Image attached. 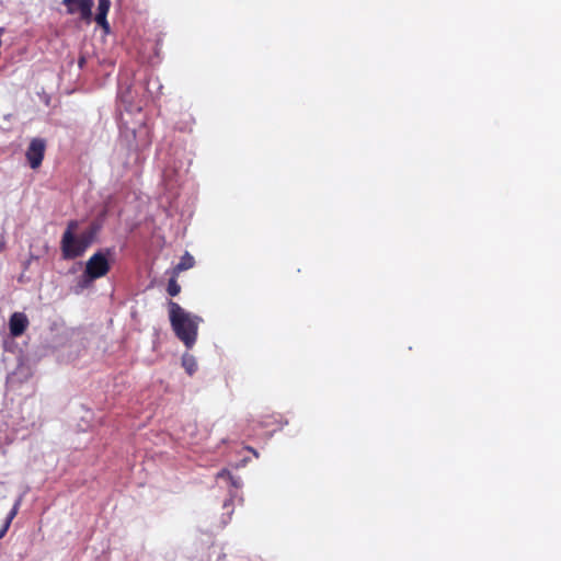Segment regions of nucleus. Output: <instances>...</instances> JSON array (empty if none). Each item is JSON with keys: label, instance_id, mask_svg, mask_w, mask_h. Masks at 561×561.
<instances>
[{"label": "nucleus", "instance_id": "9b49d317", "mask_svg": "<svg viewBox=\"0 0 561 561\" xmlns=\"http://www.w3.org/2000/svg\"><path fill=\"white\" fill-rule=\"evenodd\" d=\"M180 285L176 283L175 278H171L168 284V293L171 296H176L180 293Z\"/></svg>", "mask_w": 561, "mask_h": 561}, {"label": "nucleus", "instance_id": "f8f14e48", "mask_svg": "<svg viewBox=\"0 0 561 561\" xmlns=\"http://www.w3.org/2000/svg\"><path fill=\"white\" fill-rule=\"evenodd\" d=\"M218 478H221V479H227L229 481H231V483L234 485V486H238L239 483L233 479V477L230 474V472L224 470L221 472L218 473Z\"/></svg>", "mask_w": 561, "mask_h": 561}, {"label": "nucleus", "instance_id": "f03ea898", "mask_svg": "<svg viewBox=\"0 0 561 561\" xmlns=\"http://www.w3.org/2000/svg\"><path fill=\"white\" fill-rule=\"evenodd\" d=\"M78 228L77 221H70L61 240V250L64 257L75 259L82 255L85 250L91 245L96 233V229L92 228L76 236Z\"/></svg>", "mask_w": 561, "mask_h": 561}, {"label": "nucleus", "instance_id": "423d86ee", "mask_svg": "<svg viewBox=\"0 0 561 561\" xmlns=\"http://www.w3.org/2000/svg\"><path fill=\"white\" fill-rule=\"evenodd\" d=\"M28 327V319L23 312H14L9 319V329L12 336L22 335Z\"/></svg>", "mask_w": 561, "mask_h": 561}, {"label": "nucleus", "instance_id": "6e6552de", "mask_svg": "<svg viewBox=\"0 0 561 561\" xmlns=\"http://www.w3.org/2000/svg\"><path fill=\"white\" fill-rule=\"evenodd\" d=\"M194 264H195L194 257L188 252H185L184 255L181 257L179 264L175 266L174 273L179 274L180 272L192 268L194 266Z\"/></svg>", "mask_w": 561, "mask_h": 561}, {"label": "nucleus", "instance_id": "0eeeda50", "mask_svg": "<svg viewBox=\"0 0 561 561\" xmlns=\"http://www.w3.org/2000/svg\"><path fill=\"white\" fill-rule=\"evenodd\" d=\"M110 7H111L110 0H99L98 13L95 15V22L104 30L105 33L110 32V24L106 20Z\"/></svg>", "mask_w": 561, "mask_h": 561}, {"label": "nucleus", "instance_id": "1a4fd4ad", "mask_svg": "<svg viewBox=\"0 0 561 561\" xmlns=\"http://www.w3.org/2000/svg\"><path fill=\"white\" fill-rule=\"evenodd\" d=\"M19 506H20V501H16V503L13 505L11 512L9 513L8 517H7V520L3 525V528L1 530V534L0 536H3L5 534V531L8 530L12 519L15 517V515L18 514V511H19Z\"/></svg>", "mask_w": 561, "mask_h": 561}, {"label": "nucleus", "instance_id": "9d476101", "mask_svg": "<svg viewBox=\"0 0 561 561\" xmlns=\"http://www.w3.org/2000/svg\"><path fill=\"white\" fill-rule=\"evenodd\" d=\"M183 366L186 369V371L192 375L196 370V362L195 358L191 355H184L183 356Z\"/></svg>", "mask_w": 561, "mask_h": 561}, {"label": "nucleus", "instance_id": "39448f33", "mask_svg": "<svg viewBox=\"0 0 561 561\" xmlns=\"http://www.w3.org/2000/svg\"><path fill=\"white\" fill-rule=\"evenodd\" d=\"M45 152V142L42 139L35 138L31 141L26 158L32 169H36L41 165Z\"/></svg>", "mask_w": 561, "mask_h": 561}, {"label": "nucleus", "instance_id": "20e7f679", "mask_svg": "<svg viewBox=\"0 0 561 561\" xmlns=\"http://www.w3.org/2000/svg\"><path fill=\"white\" fill-rule=\"evenodd\" d=\"M70 14L80 13L81 19L90 23L92 21L93 0H64Z\"/></svg>", "mask_w": 561, "mask_h": 561}, {"label": "nucleus", "instance_id": "7ed1b4c3", "mask_svg": "<svg viewBox=\"0 0 561 561\" xmlns=\"http://www.w3.org/2000/svg\"><path fill=\"white\" fill-rule=\"evenodd\" d=\"M110 270V262L104 252L94 253L85 264L84 276L88 282L103 277Z\"/></svg>", "mask_w": 561, "mask_h": 561}, {"label": "nucleus", "instance_id": "f257e3e1", "mask_svg": "<svg viewBox=\"0 0 561 561\" xmlns=\"http://www.w3.org/2000/svg\"><path fill=\"white\" fill-rule=\"evenodd\" d=\"M169 317L176 336L187 346L192 347L196 341L201 318L185 311L176 302H169Z\"/></svg>", "mask_w": 561, "mask_h": 561}]
</instances>
